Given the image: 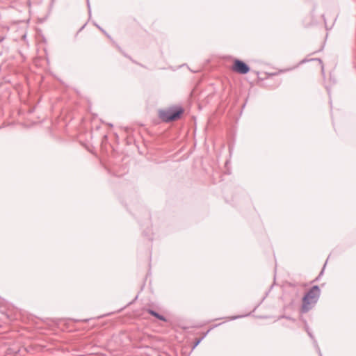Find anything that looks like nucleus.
Here are the masks:
<instances>
[{"instance_id": "f257e3e1", "label": "nucleus", "mask_w": 356, "mask_h": 356, "mask_svg": "<svg viewBox=\"0 0 356 356\" xmlns=\"http://www.w3.org/2000/svg\"><path fill=\"white\" fill-rule=\"evenodd\" d=\"M184 108L181 106L173 105L158 111V117L163 122L169 123L181 118Z\"/></svg>"}, {"instance_id": "f03ea898", "label": "nucleus", "mask_w": 356, "mask_h": 356, "mask_svg": "<svg viewBox=\"0 0 356 356\" xmlns=\"http://www.w3.org/2000/svg\"><path fill=\"white\" fill-rule=\"evenodd\" d=\"M319 295L320 290L318 287L316 286L312 287L303 298L302 309L305 312L308 311L311 305L317 301Z\"/></svg>"}, {"instance_id": "7ed1b4c3", "label": "nucleus", "mask_w": 356, "mask_h": 356, "mask_svg": "<svg viewBox=\"0 0 356 356\" xmlns=\"http://www.w3.org/2000/svg\"><path fill=\"white\" fill-rule=\"evenodd\" d=\"M232 70L238 74H246L250 71V67L245 61L235 58L233 61Z\"/></svg>"}, {"instance_id": "20e7f679", "label": "nucleus", "mask_w": 356, "mask_h": 356, "mask_svg": "<svg viewBox=\"0 0 356 356\" xmlns=\"http://www.w3.org/2000/svg\"><path fill=\"white\" fill-rule=\"evenodd\" d=\"M85 134L80 133L77 137V141L83 146L87 151H89V144L86 139L84 138Z\"/></svg>"}, {"instance_id": "39448f33", "label": "nucleus", "mask_w": 356, "mask_h": 356, "mask_svg": "<svg viewBox=\"0 0 356 356\" xmlns=\"http://www.w3.org/2000/svg\"><path fill=\"white\" fill-rule=\"evenodd\" d=\"M89 23V18L86 21V22L79 29L76 31V34L74 35V40L76 41L79 40L81 38V32L82 31L86 28L87 24Z\"/></svg>"}, {"instance_id": "423d86ee", "label": "nucleus", "mask_w": 356, "mask_h": 356, "mask_svg": "<svg viewBox=\"0 0 356 356\" xmlns=\"http://www.w3.org/2000/svg\"><path fill=\"white\" fill-rule=\"evenodd\" d=\"M93 24L97 26L109 40H111L112 42L114 41L111 36L101 26H99L96 22H93Z\"/></svg>"}, {"instance_id": "0eeeda50", "label": "nucleus", "mask_w": 356, "mask_h": 356, "mask_svg": "<svg viewBox=\"0 0 356 356\" xmlns=\"http://www.w3.org/2000/svg\"><path fill=\"white\" fill-rule=\"evenodd\" d=\"M113 43L115 44V46L117 47V49L119 50L120 52L122 53V54L126 57V58H130V56L128 55L125 51H123V49L118 44L115 43V41H113Z\"/></svg>"}, {"instance_id": "6e6552de", "label": "nucleus", "mask_w": 356, "mask_h": 356, "mask_svg": "<svg viewBox=\"0 0 356 356\" xmlns=\"http://www.w3.org/2000/svg\"><path fill=\"white\" fill-rule=\"evenodd\" d=\"M149 313L153 315L154 316L156 317L157 318L161 320V321H165V318L163 316H161L159 315V314L156 313L154 311H149Z\"/></svg>"}, {"instance_id": "1a4fd4ad", "label": "nucleus", "mask_w": 356, "mask_h": 356, "mask_svg": "<svg viewBox=\"0 0 356 356\" xmlns=\"http://www.w3.org/2000/svg\"><path fill=\"white\" fill-rule=\"evenodd\" d=\"M309 60H317L318 62H319V63L321 65L322 72H324V66L323 64V60L321 58H311Z\"/></svg>"}, {"instance_id": "9d476101", "label": "nucleus", "mask_w": 356, "mask_h": 356, "mask_svg": "<svg viewBox=\"0 0 356 356\" xmlns=\"http://www.w3.org/2000/svg\"><path fill=\"white\" fill-rule=\"evenodd\" d=\"M129 58V59L132 63H136V64H137V65H139L140 66H141V67H144V65H143L138 63V62H136V60H134L131 56H130V58Z\"/></svg>"}, {"instance_id": "9b49d317", "label": "nucleus", "mask_w": 356, "mask_h": 356, "mask_svg": "<svg viewBox=\"0 0 356 356\" xmlns=\"http://www.w3.org/2000/svg\"><path fill=\"white\" fill-rule=\"evenodd\" d=\"M309 60H310V59L304 58V59H302V60L300 62V64L301 65V64H304V63H307V62H309V61H310Z\"/></svg>"}, {"instance_id": "f8f14e48", "label": "nucleus", "mask_w": 356, "mask_h": 356, "mask_svg": "<svg viewBox=\"0 0 356 356\" xmlns=\"http://www.w3.org/2000/svg\"><path fill=\"white\" fill-rule=\"evenodd\" d=\"M266 74H267V77H266V79H268V78H269V77H270V76H274V75H276V74H277V73H267Z\"/></svg>"}, {"instance_id": "ddd939ff", "label": "nucleus", "mask_w": 356, "mask_h": 356, "mask_svg": "<svg viewBox=\"0 0 356 356\" xmlns=\"http://www.w3.org/2000/svg\"><path fill=\"white\" fill-rule=\"evenodd\" d=\"M86 5L88 7V9L89 10V0H86Z\"/></svg>"}, {"instance_id": "4468645a", "label": "nucleus", "mask_w": 356, "mask_h": 356, "mask_svg": "<svg viewBox=\"0 0 356 356\" xmlns=\"http://www.w3.org/2000/svg\"><path fill=\"white\" fill-rule=\"evenodd\" d=\"M322 17H323L324 22H325V24H326V19H325V15H322Z\"/></svg>"}]
</instances>
